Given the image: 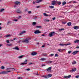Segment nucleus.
I'll return each instance as SVG.
<instances>
[{
  "label": "nucleus",
  "mask_w": 79,
  "mask_h": 79,
  "mask_svg": "<svg viewBox=\"0 0 79 79\" xmlns=\"http://www.w3.org/2000/svg\"><path fill=\"white\" fill-rule=\"evenodd\" d=\"M29 38H27L25 39V40L22 41V42H25L26 44H28L29 43Z\"/></svg>",
  "instance_id": "nucleus-1"
},
{
  "label": "nucleus",
  "mask_w": 79,
  "mask_h": 79,
  "mask_svg": "<svg viewBox=\"0 0 79 79\" xmlns=\"http://www.w3.org/2000/svg\"><path fill=\"white\" fill-rule=\"evenodd\" d=\"M42 77H43L45 79H48V78L50 77V74L48 75H46V76H43Z\"/></svg>",
  "instance_id": "nucleus-2"
},
{
  "label": "nucleus",
  "mask_w": 79,
  "mask_h": 79,
  "mask_svg": "<svg viewBox=\"0 0 79 79\" xmlns=\"http://www.w3.org/2000/svg\"><path fill=\"white\" fill-rule=\"evenodd\" d=\"M55 34V33L53 32H51V33L50 34V37H53Z\"/></svg>",
  "instance_id": "nucleus-3"
},
{
  "label": "nucleus",
  "mask_w": 79,
  "mask_h": 79,
  "mask_svg": "<svg viewBox=\"0 0 79 79\" xmlns=\"http://www.w3.org/2000/svg\"><path fill=\"white\" fill-rule=\"evenodd\" d=\"M6 71H4L0 72V74H6Z\"/></svg>",
  "instance_id": "nucleus-4"
},
{
  "label": "nucleus",
  "mask_w": 79,
  "mask_h": 79,
  "mask_svg": "<svg viewBox=\"0 0 79 79\" xmlns=\"http://www.w3.org/2000/svg\"><path fill=\"white\" fill-rule=\"evenodd\" d=\"M56 1H52V2L51 5H55V4H56Z\"/></svg>",
  "instance_id": "nucleus-5"
},
{
  "label": "nucleus",
  "mask_w": 79,
  "mask_h": 79,
  "mask_svg": "<svg viewBox=\"0 0 79 79\" xmlns=\"http://www.w3.org/2000/svg\"><path fill=\"white\" fill-rule=\"evenodd\" d=\"M34 33L36 34H39L40 33H41V32L40 31H39V30H38L35 31Z\"/></svg>",
  "instance_id": "nucleus-6"
},
{
  "label": "nucleus",
  "mask_w": 79,
  "mask_h": 79,
  "mask_svg": "<svg viewBox=\"0 0 79 79\" xmlns=\"http://www.w3.org/2000/svg\"><path fill=\"white\" fill-rule=\"evenodd\" d=\"M79 51H74L73 52L72 54L73 55H75L76 54H77L78 52H79Z\"/></svg>",
  "instance_id": "nucleus-7"
},
{
  "label": "nucleus",
  "mask_w": 79,
  "mask_h": 79,
  "mask_svg": "<svg viewBox=\"0 0 79 79\" xmlns=\"http://www.w3.org/2000/svg\"><path fill=\"white\" fill-rule=\"evenodd\" d=\"M16 12L17 13H22L21 11L18 9H17V10L16 11Z\"/></svg>",
  "instance_id": "nucleus-8"
},
{
  "label": "nucleus",
  "mask_w": 79,
  "mask_h": 79,
  "mask_svg": "<svg viewBox=\"0 0 79 79\" xmlns=\"http://www.w3.org/2000/svg\"><path fill=\"white\" fill-rule=\"evenodd\" d=\"M71 45V44H59V45H61V46H64V45Z\"/></svg>",
  "instance_id": "nucleus-9"
},
{
  "label": "nucleus",
  "mask_w": 79,
  "mask_h": 79,
  "mask_svg": "<svg viewBox=\"0 0 79 79\" xmlns=\"http://www.w3.org/2000/svg\"><path fill=\"white\" fill-rule=\"evenodd\" d=\"M37 53V52H34L31 53V55H32V56H34V55H36Z\"/></svg>",
  "instance_id": "nucleus-10"
},
{
  "label": "nucleus",
  "mask_w": 79,
  "mask_h": 79,
  "mask_svg": "<svg viewBox=\"0 0 79 79\" xmlns=\"http://www.w3.org/2000/svg\"><path fill=\"white\" fill-rule=\"evenodd\" d=\"M13 49L16 50H19V48H18V46H16L15 48H13Z\"/></svg>",
  "instance_id": "nucleus-11"
},
{
  "label": "nucleus",
  "mask_w": 79,
  "mask_h": 79,
  "mask_svg": "<svg viewBox=\"0 0 79 79\" xmlns=\"http://www.w3.org/2000/svg\"><path fill=\"white\" fill-rule=\"evenodd\" d=\"M42 2V0H37L35 2L37 3H40V2Z\"/></svg>",
  "instance_id": "nucleus-12"
},
{
  "label": "nucleus",
  "mask_w": 79,
  "mask_h": 79,
  "mask_svg": "<svg viewBox=\"0 0 79 79\" xmlns=\"http://www.w3.org/2000/svg\"><path fill=\"white\" fill-rule=\"evenodd\" d=\"M73 28L74 29H76V30H77V29H79V27L77 26H76L74 27Z\"/></svg>",
  "instance_id": "nucleus-13"
},
{
  "label": "nucleus",
  "mask_w": 79,
  "mask_h": 79,
  "mask_svg": "<svg viewBox=\"0 0 79 79\" xmlns=\"http://www.w3.org/2000/svg\"><path fill=\"white\" fill-rule=\"evenodd\" d=\"M24 33H26V31H23L22 32H21L20 33H19V35H22V34H23Z\"/></svg>",
  "instance_id": "nucleus-14"
},
{
  "label": "nucleus",
  "mask_w": 79,
  "mask_h": 79,
  "mask_svg": "<svg viewBox=\"0 0 79 79\" xmlns=\"http://www.w3.org/2000/svg\"><path fill=\"white\" fill-rule=\"evenodd\" d=\"M43 15L44 16H50V15H47V14L45 13H44Z\"/></svg>",
  "instance_id": "nucleus-15"
},
{
  "label": "nucleus",
  "mask_w": 79,
  "mask_h": 79,
  "mask_svg": "<svg viewBox=\"0 0 79 79\" xmlns=\"http://www.w3.org/2000/svg\"><path fill=\"white\" fill-rule=\"evenodd\" d=\"M15 5H19V3H20V2L18 1H17L15 2Z\"/></svg>",
  "instance_id": "nucleus-16"
},
{
  "label": "nucleus",
  "mask_w": 79,
  "mask_h": 79,
  "mask_svg": "<svg viewBox=\"0 0 79 79\" xmlns=\"http://www.w3.org/2000/svg\"><path fill=\"white\" fill-rule=\"evenodd\" d=\"M56 2L57 3V4L60 5L61 4V2H58V1H56Z\"/></svg>",
  "instance_id": "nucleus-17"
},
{
  "label": "nucleus",
  "mask_w": 79,
  "mask_h": 79,
  "mask_svg": "<svg viewBox=\"0 0 79 79\" xmlns=\"http://www.w3.org/2000/svg\"><path fill=\"white\" fill-rule=\"evenodd\" d=\"M67 25L69 26H71V22H68L67 23Z\"/></svg>",
  "instance_id": "nucleus-18"
},
{
  "label": "nucleus",
  "mask_w": 79,
  "mask_h": 79,
  "mask_svg": "<svg viewBox=\"0 0 79 79\" xmlns=\"http://www.w3.org/2000/svg\"><path fill=\"white\" fill-rule=\"evenodd\" d=\"M11 36V35H10V34H9V35H6L5 36V37H10Z\"/></svg>",
  "instance_id": "nucleus-19"
},
{
  "label": "nucleus",
  "mask_w": 79,
  "mask_h": 79,
  "mask_svg": "<svg viewBox=\"0 0 79 79\" xmlns=\"http://www.w3.org/2000/svg\"><path fill=\"white\" fill-rule=\"evenodd\" d=\"M27 62H24L22 63H21L20 64V65H24L25 64H27Z\"/></svg>",
  "instance_id": "nucleus-20"
},
{
  "label": "nucleus",
  "mask_w": 79,
  "mask_h": 79,
  "mask_svg": "<svg viewBox=\"0 0 79 79\" xmlns=\"http://www.w3.org/2000/svg\"><path fill=\"white\" fill-rule=\"evenodd\" d=\"M72 64H76L77 62L76 61H73L72 62Z\"/></svg>",
  "instance_id": "nucleus-21"
},
{
  "label": "nucleus",
  "mask_w": 79,
  "mask_h": 79,
  "mask_svg": "<svg viewBox=\"0 0 79 79\" xmlns=\"http://www.w3.org/2000/svg\"><path fill=\"white\" fill-rule=\"evenodd\" d=\"M66 2L65 1H64L62 2V5H66Z\"/></svg>",
  "instance_id": "nucleus-22"
},
{
  "label": "nucleus",
  "mask_w": 79,
  "mask_h": 79,
  "mask_svg": "<svg viewBox=\"0 0 79 79\" xmlns=\"http://www.w3.org/2000/svg\"><path fill=\"white\" fill-rule=\"evenodd\" d=\"M44 21L45 22H49V21H50V20L48 19H45L44 20Z\"/></svg>",
  "instance_id": "nucleus-23"
},
{
  "label": "nucleus",
  "mask_w": 79,
  "mask_h": 79,
  "mask_svg": "<svg viewBox=\"0 0 79 79\" xmlns=\"http://www.w3.org/2000/svg\"><path fill=\"white\" fill-rule=\"evenodd\" d=\"M79 40H76V41H74V43H75L76 44H77V43H79Z\"/></svg>",
  "instance_id": "nucleus-24"
},
{
  "label": "nucleus",
  "mask_w": 79,
  "mask_h": 79,
  "mask_svg": "<svg viewBox=\"0 0 79 79\" xmlns=\"http://www.w3.org/2000/svg\"><path fill=\"white\" fill-rule=\"evenodd\" d=\"M72 70H73V71L74 72H75V71H76L77 69H76V68H73L72 69Z\"/></svg>",
  "instance_id": "nucleus-25"
},
{
  "label": "nucleus",
  "mask_w": 79,
  "mask_h": 79,
  "mask_svg": "<svg viewBox=\"0 0 79 79\" xmlns=\"http://www.w3.org/2000/svg\"><path fill=\"white\" fill-rule=\"evenodd\" d=\"M5 10V9H2L0 10V12H2Z\"/></svg>",
  "instance_id": "nucleus-26"
},
{
  "label": "nucleus",
  "mask_w": 79,
  "mask_h": 79,
  "mask_svg": "<svg viewBox=\"0 0 79 79\" xmlns=\"http://www.w3.org/2000/svg\"><path fill=\"white\" fill-rule=\"evenodd\" d=\"M8 69H14V70H15V69L14 68H7L6 69V70H8Z\"/></svg>",
  "instance_id": "nucleus-27"
},
{
  "label": "nucleus",
  "mask_w": 79,
  "mask_h": 79,
  "mask_svg": "<svg viewBox=\"0 0 79 79\" xmlns=\"http://www.w3.org/2000/svg\"><path fill=\"white\" fill-rule=\"evenodd\" d=\"M23 56V55L20 56L18 57V58H22Z\"/></svg>",
  "instance_id": "nucleus-28"
},
{
  "label": "nucleus",
  "mask_w": 79,
  "mask_h": 79,
  "mask_svg": "<svg viewBox=\"0 0 79 79\" xmlns=\"http://www.w3.org/2000/svg\"><path fill=\"white\" fill-rule=\"evenodd\" d=\"M46 60V59H45L44 58H42L40 59L41 61H44V60Z\"/></svg>",
  "instance_id": "nucleus-29"
},
{
  "label": "nucleus",
  "mask_w": 79,
  "mask_h": 79,
  "mask_svg": "<svg viewBox=\"0 0 79 79\" xmlns=\"http://www.w3.org/2000/svg\"><path fill=\"white\" fill-rule=\"evenodd\" d=\"M11 23V21H8L7 23V25H9L10 24V23Z\"/></svg>",
  "instance_id": "nucleus-30"
},
{
  "label": "nucleus",
  "mask_w": 79,
  "mask_h": 79,
  "mask_svg": "<svg viewBox=\"0 0 79 79\" xmlns=\"http://www.w3.org/2000/svg\"><path fill=\"white\" fill-rule=\"evenodd\" d=\"M36 24V22H33L32 23V25H35Z\"/></svg>",
  "instance_id": "nucleus-31"
},
{
  "label": "nucleus",
  "mask_w": 79,
  "mask_h": 79,
  "mask_svg": "<svg viewBox=\"0 0 79 79\" xmlns=\"http://www.w3.org/2000/svg\"><path fill=\"white\" fill-rule=\"evenodd\" d=\"M50 8H51V9H53V8H54V6H50Z\"/></svg>",
  "instance_id": "nucleus-32"
},
{
  "label": "nucleus",
  "mask_w": 79,
  "mask_h": 79,
  "mask_svg": "<svg viewBox=\"0 0 79 79\" xmlns=\"http://www.w3.org/2000/svg\"><path fill=\"white\" fill-rule=\"evenodd\" d=\"M1 68L2 69H5V67L3 66H2L1 67Z\"/></svg>",
  "instance_id": "nucleus-33"
},
{
  "label": "nucleus",
  "mask_w": 79,
  "mask_h": 79,
  "mask_svg": "<svg viewBox=\"0 0 79 79\" xmlns=\"http://www.w3.org/2000/svg\"><path fill=\"white\" fill-rule=\"evenodd\" d=\"M64 28H61V29H59V31H64Z\"/></svg>",
  "instance_id": "nucleus-34"
},
{
  "label": "nucleus",
  "mask_w": 79,
  "mask_h": 79,
  "mask_svg": "<svg viewBox=\"0 0 79 79\" xmlns=\"http://www.w3.org/2000/svg\"><path fill=\"white\" fill-rule=\"evenodd\" d=\"M17 79H23V78L21 77H17Z\"/></svg>",
  "instance_id": "nucleus-35"
},
{
  "label": "nucleus",
  "mask_w": 79,
  "mask_h": 79,
  "mask_svg": "<svg viewBox=\"0 0 79 79\" xmlns=\"http://www.w3.org/2000/svg\"><path fill=\"white\" fill-rule=\"evenodd\" d=\"M46 71H50V67H49L48 69H47Z\"/></svg>",
  "instance_id": "nucleus-36"
},
{
  "label": "nucleus",
  "mask_w": 79,
  "mask_h": 79,
  "mask_svg": "<svg viewBox=\"0 0 79 79\" xmlns=\"http://www.w3.org/2000/svg\"><path fill=\"white\" fill-rule=\"evenodd\" d=\"M9 72V73L11 72V71L9 70V71H6V73H7L6 74H8Z\"/></svg>",
  "instance_id": "nucleus-37"
},
{
  "label": "nucleus",
  "mask_w": 79,
  "mask_h": 79,
  "mask_svg": "<svg viewBox=\"0 0 79 79\" xmlns=\"http://www.w3.org/2000/svg\"><path fill=\"white\" fill-rule=\"evenodd\" d=\"M36 27H37V28H42V26H36Z\"/></svg>",
  "instance_id": "nucleus-38"
},
{
  "label": "nucleus",
  "mask_w": 79,
  "mask_h": 79,
  "mask_svg": "<svg viewBox=\"0 0 79 79\" xmlns=\"http://www.w3.org/2000/svg\"><path fill=\"white\" fill-rule=\"evenodd\" d=\"M71 77V75H69L67 76L68 78H70Z\"/></svg>",
  "instance_id": "nucleus-39"
},
{
  "label": "nucleus",
  "mask_w": 79,
  "mask_h": 79,
  "mask_svg": "<svg viewBox=\"0 0 79 79\" xmlns=\"http://www.w3.org/2000/svg\"><path fill=\"white\" fill-rule=\"evenodd\" d=\"M58 56V55L57 54H55V57Z\"/></svg>",
  "instance_id": "nucleus-40"
},
{
  "label": "nucleus",
  "mask_w": 79,
  "mask_h": 79,
  "mask_svg": "<svg viewBox=\"0 0 79 79\" xmlns=\"http://www.w3.org/2000/svg\"><path fill=\"white\" fill-rule=\"evenodd\" d=\"M7 45H8V46H11V45H12V44H7Z\"/></svg>",
  "instance_id": "nucleus-41"
},
{
  "label": "nucleus",
  "mask_w": 79,
  "mask_h": 79,
  "mask_svg": "<svg viewBox=\"0 0 79 79\" xmlns=\"http://www.w3.org/2000/svg\"><path fill=\"white\" fill-rule=\"evenodd\" d=\"M43 56H47V55L46 54H43Z\"/></svg>",
  "instance_id": "nucleus-42"
},
{
  "label": "nucleus",
  "mask_w": 79,
  "mask_h": 79,
  "mask_svg": "<svg viewBox=\"0 0 79 79\" xmlns=\"http://www.w3.org/2000/svg\"><path fill=\"white\" fill-rule=\"evenodd\" d=\"M61 49H58V51H59V52H61Z\"/></svg>",
  "instance_id": "nucleus-43"
},
{
  "label": "nucleus",
  "mask_w": 79,
  "mask_h": 79,
  "mask_svg": "<svg viewBox=\"0 0 79 79\" xmlns=\"http://www.w3.org/2000/svg\"><path fill=\"white\" fill-rule=\"evenodd\" d=\"M68 53H71V51H69L68 52Z\"/></svg>",
  "instance_id": "nucleus-44"
},
{
  "label": "nucleus",
  "mask_w": 79,
  "mask_h": 79,
  "mask_svg": "<svg viewBox=\"0 0 79 79\" xmlns=\"http://www.w3.org/2000/svg\"><path fill=\"white\" fill-rule=\"evenodd\" d=\"M6 42L7 43H10V41H9V40H7Z\"/></svg>",
  "instance_id": "nucleus-45"
},
{
  "label": "nucleus",
  "mask_w": 79,
  "mask_h": 79,
  "mask_svg": "<svg viewBox=\"0 0 79 79\" xmlns=\"http://www.w3.org/2000/svg\"><path fill=\"white\" fill-rule=\"evenodd\" d=\"M54 55V54H50V56H53Z\"/></svg>",
  "instance_id": "nucleus-46"
},
{
  "label": "nucleus",
  "mask_w": 79,
  "mask_h": 79,
  "mask_svg": "<svg viewBox=\"0 0 79 79\" xmlns=\"http://www.w3.org/2000/svg\"><path fill=\"white\" fill-rule=\"evenodd\" d=\"M28 13H29V14H31V11H29L28 12Z\"/></svg>",
  "instance_id": "nucleus-47"
},
{
  "label": "nucleus",
  "mask_w": 79,
  "mask_h": 79,
  "mask_svg": "<svg viewBox=\"0 0 79 79\" xmlns=\"http://www.w3.org/2000/svg\"><path fill=\"white\" fill-rule=\"evenodd\" d=\"M55 19H56V18L54 17L53 18H52V20H55Z\"/></svg>",
  "instance_id": "nucleus-48"
},
{
  "label": "nucleus",
  "mask_w": 79,
  "mask_h": 79,
  "mask_svg": "<svg viewBox=\"0 0 79 79\" xmlns=\"http://www.w3.org/2000/svg\"><path fill=\"white\" fill-rule=\"evenodd\" d=\"M76 78H79V76H76Z\"/></svg>",
  "instance_id": "nucleus-49"
},
{
  "label": "nucleus",
  "mask_w": 79,
  "mask_h": 79,
  "mask_svg": "<svg viewBox=\"0 0 79 79\" xmlns=\"http://www.w3.org/2000/svg\"><path fill=\"white\" fill-rule=\"evenodd\" d=\"M13 21H18V20H17V19H14V20H13Z\"/></svg>",
  "instance_id": "nucleus-50"
},
{
  "label": "nucleus",
  "mask_w": 79,
  "mask_h": 79,
  "mask_svg": "<svg viewBox=\"0 0 79 79\" xmlns=\"http://www.w3.org/2000/svg\"><path fill=\"white\" fill-rule=\"evenodd\" d=\"M70 73H73V70H70Z\"/></svg>",
  "instance_id": "nucleus-51"
},
{
  "label": "nucleus",
  "mask_w": 79,
  "mask_h": 79,
  "mask_svg": "<svg viewBox=\"0 0 79 79\" xmlns=\"http://www.w3.org/2000/svg\"><path fill=\"white\" fill-rule=\"evenodd\" d=\"M52 76V74H50V77H51Z\"/></svg>",
  "instance_id": "nucleus-52"
},
{
  "label": "nucleus",
  "mask_w": 79,
  "mask_h": 79,
  "mask_svg": "<svg viewBox=\"0 0 79 79\" xmlns=\"http://www.w3.org/2000/svg\"><path fill=\"white\" fill-rule=\"evenodd\" d=\"M27 60H25V61H24V63H25V62H27Z\"/></svg>",
  "instance_id": "nucleus-53"
},
{
  "label": "nucleus",
  "mask_w": 79,
  "mask_h": 79,
  "mask_svg": "<svg viewBox=\"0 0 79 79\" xmlns=\"http://www.w3.org/2000/svg\"><path fill=\"white\" fill-rule=\"evenodd\" d=\"M64 78H67V77H68V76H64Z\"/></svg>",
  "instance_id": "nucleus-54"
},
{
  "label": "nucleus",
  "mask_w": 79,
  "mask_h": 79,
  "mask_svg": "<svg viewBox=\"0 0 79 79\" xmlns=\"http://www.w3.org/2000/svg\"><path fill=\"white\" fill-rule=\"evenodd\" d=\"M35 74L36 75H39V74H38V73H35Z\"/></svg>",
  "instance_id": "nucleus-55"
},
{
  "label": "nucleus",
  "mask_w": 79,
  "mask_h": 79,
  "mask_svg": "<svg viewBox=\"0 0 79 79\" xmlns=\"http://www.w3.org/2000/svg\"><path fill=\"white\" fill-rule=\"evenodd\" d=\"M52 69V67H50V70Z\"/></svg>",
  "instance_id": "nucleus-56"
},
{
  "label": "nucleus",
  "mask_w": 79,
  "mask_h": 79,
  "mask_svg": "<svg viewBox=\"0 0 79 79\" xmlns=\"http://www.w3.org/2000/svg\"><path fill=\"white\" fill-rule=\"evenodd\" d=\"M36 8H40V6H36Z\"/></svg>",
  "instance_id": "nucleus-57"
},
{
  "label": "nucleus",
  "mask_w": 79,
  "mask_h": 79,
  "mask_svg": "<svg viewBox=\"0 0 79 79\" xmlns=\"http://www.w3.org/2000/svg\"><path fill=\"white\" fill-rule=\"evenodd\" d=\"M52 72H53V70H51L50 72V73H52Z\"/></svg>",
  "instance_id": "nucleus-58"
},
{
  "label": "nucleus",
  "mask_w": 79,
  "mask_h": 79,
  "mask_svg": "<svg viewBox=\"0 0 79 79\" xmlns=\"http://www.w3.org/2000/svg\"><path fill=\"white\" fill-rule=\"evenodd\" d=\"M76 48H79V46H77L76 47Z\"/></svg>",
  "instance_id": "nucleus-59"
},
{
  "label": "nucleus",
  "mask_w": 79,
  "mask_h": 79,
  "mask_svg": "<svg viewBox=\"0 0 79 79\" xmlns=\"http://www.w3.org/2000/svg\"><path fill=\"white\" fill-rule=\"evenodd\" d=\"M27 71H29V70H30V69H27Z\"/></svg>",
  "instance_id": "nucleus-60"
},
{
  "label": "nucleus",
  "mask_w": 79,
  "mask_h": 79,
  "mask_svg": "<svg viewBox=\"0 0 79 79\" xmlns=\"http://www.w3.org/2000/svg\"><path fill=\"white\" fill-rule=\"evenodd\" d=\"M73 3H77V2L76 1H73Z\"/></svg>",
  "instance_id": "nucleus-61"
},
{
  "label": "nucleus",
  "mask_w": 79,
  "mask_h": 79,
  "mask_svg": "<svg viewBox=\"0 0 79 79\" xmlns=\"http://www.w3.org/2000/svg\"><path fill=\"white\" fill-rule=\"evenodd\" d=\"M21 16H19V17H18V18L19 19V18H21Z\"/></svg>",
  "instance_id": "nucleus-62"
},
{
  "label": "nucleus",
  "mask_w": 79,
  "mask_h": 79,
  "mask_svg": "<svg viewBox=\"0 0 79 79\" xmlns=\"http://www.w3.org/2000/svg\"><path fill=\"white\" fill-rule=\"evenodd\" d=\"M42 36H45V35L44 34H43L41 35Z\"/></svg>",
  "instance_id": "nucleus-63"
},
{
  "label": "nucleus",
  "mask_w": 79,
  "mask_h": 79,
  "mask_svg": "<svg viewBox=\"0 0 79 79\" xmlns=\"http://www.w3.org/2000/svg\"><path fill=\"white\" fill-rule=\"evenodd\" d=\"M42 47H45V45H43L42 46Z\"/></svg>",
  "instance_id": "nucleus-64"
}]
</instances>
